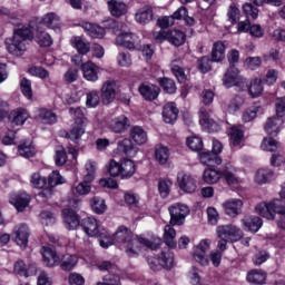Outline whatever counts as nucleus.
Returning a JSON list of instances; mask_svg holds the SVG:
<instances>
[{"instance_id": "nucleus-1", "label": "nucleus", "mask_w": 285, "mask_h": 285, "mask_svg": "<svg viewBox=\"0 0 285 285\" xmlns=\"http://www.w3.org/2000/svg\"><path fill=\"white\" fill-rule=\"evenodd\" d=\"M112 244L120 246L129 257H135L141 253L144 246L150 250H157L161 246V238L155 237L153 240H148L141 236H135L130 229L125 226L118 228V230L110 236Z\"/></svg>"}, {"instance_id": "nucleus-2", "label": "nucleus", "mask_w": 285, "mask_h": 285, "mask_svg": "<svg viewBox=\"0 0 285 285\" xmlns=\"http://www.w3.org/2000/svg\"><path fill=\"white\" fill-rule=\"evenodd\" d=\"M35 33H32V27L30 24H22L18 29H14L13 37L6 39V48L9 55L13 57H21L26 53V41H31Z\"/></svg>"}, {"instance_id": "nucleus-3", "label": "nucleus", "mask_w": 285, "mask_h": 285, "mask_svg": "<svg viewBox=\"0 0 285 285\" xmlns=\"http://www.w3.org/2000/svg\"><path fill=\"white\" fill-rule=\"evenodd\" d=\"M83 233L88 235V237H98L100 242L101 248H109V246H112V237L110 236V233L106 230L104 227H101V223L97 220L95 217H87L82 219L80 224Z\"/></svg>"}, {"instance_id": "nucleus-4", "label": "nucleus", "mask_w": 285, "mask_h": 285, "mask_svg": "<svg viewBox=\"0 0 285 285\" xmlns=\"http://www.w3.org/2000/svg\"><path fill=\"white\" fill-rule=\"evenodd\" d=\"M216 235L218 237L217 248L219 250H226L228 248V242H239L244 237L242 229L233 224L218 226L216 228Z\"/></svg>"}, {"instance_id": "nucleus-5", "label": "nucleus", "mask_w": 285, "mask_h": 285, "mask_svg": "<svg viewBox=\"0 0 285 285\" xmlns=\"http://www.w3.org/2000/svg\"><path fill=\"white\" fill-rule=\"evenodd\" d=\"M69 114L73 117L75 122L67 134L68 139L75 141V144H79L81 137L86 135V124H88V118L83 115V109L81 107H71L69 108Z\"/></svg>"}, {"instance_id": "nucleus-6", "label": "nucleus", "mask_w": 285, "mask_h": 285, "mask_svg": "<svg viewBox=\"0 0 285 285\" xmlns=\"http://www.w3.org/2000/svg\"><path fill=\"white\" fill-rule=\"evenodd\" d=\"M171 226H183L186 217L190 215V208L181 203H175L168 207Z\"/></svg>"}, {"instance_id": "nucleus-7", "label": "nucleus", "mask_w": 285, "mask_h": 285, "mask_svg": "<svg viewBox=\"0 0 285 285\" xmlns=\"http://www.w3.org/2000/svg\"><path fill=\"white\" fill-rule=\"evenodd\" d=\"M223 83L225 88L236 87L240 88V90H244V88H246V78L239 75V69L232 66L225 73Z\"/></svg>"}, {"instance_id": "nucleus-8", "label": "nucleus", "mask_w": 285, "mask_h": 285, "mask_svg": "<svg viewBox=\"0 0 285 285\" xmlns=\"http://www.w3.org/2000/svg\"><path fill=\"white\" fill-rule=\"evenodd\" d=\"M213 245V240L210 238L202 239L194 248L193 257L197 264L200 266H208L210 263L208 261V256L206 253L210 250V246Z\"/></svg>"}, {"instance_id": "nucleus-9", "label": "nucleus", "mask_w": 285, "mask_h": 285, "mask_svg": "<svg viewBox=\"0 0 285 285\" xmlns=\"http://www.w3.org/2000/svg\"><path fill=\"white\" fill-rule=\"evenodd\" d=\"M117 90H119V86L117 85L116 80L109 79L102 83L100 89V97L105 106H108L115 101L117 98Z\"/></svg>"}, {"instance_id": "nucleus-10", "label": "nucleus", "mask_w": 285, "mask_h": 285, "mask_svg": "<svg viewBox=\"0 0 285 285\" xmlns=\"http://www.w3.org/2000/svg\"><path fill=\"white\" fill-rule=\"evenodd\" d=\"M43 259V264L48 268H55V266H59L61 264V258L59 254H57V249L52 246H43L40 250Z\"/></svg>"}, {"instance_id": "nucleus-11", "label": "nucleus", "mask_w": 285, "mask_h": 285, "mask_svg": "<svg viewBox=\"0 0 285 285\" xmlns=\"http://www.w3.org/2000/svg\"><path fill=\"white\" fill-rule=\"evenodd\" d=\"M139 43H141V41L135 33L121 32L116 37V45L121 48H127L128 50H135Z\"/></svg>"}, {"instance_id": "nucleus-12", "label": "nucleus", "mask_w": 285, "mask_h": 285, "mask_svg": "<svg viewBox=\"0 0 285 285\" xmlns=\"http://www.w3.org/2000/svg\"><path fill=\"white\" fill-rule=\"evenodd\" d=\"M155 20V11L153 9V6L145 4L137 9L135 13V21L136 23H139L140 26H148L150 21Z\"/></svg>"}, {"instance_id": "nucleus-13", "label": "nucleus", "mask_w": 285, "mask_h": 285, "mask_svg": "<svg viewBox=\"0 0 285 285\" xmlns=\"http://www.w3.org/2000/svg\"><path fill=\"white\" fill-rule=\"evenodd\" d=\"M108 128L116 135H121L130 128V119L125 115L118 116L108 122Z\"/></svg>"}, {"instance_id": "nucleus-14", "label": "nucleus", "mask_w": 285, "mask_h": 285, "mask_svg": "<svg viewBox=\"0 0 285 285\" xmlns=\"http://www.w3.org/2000/svg\"><path fill=\"white\" fill-rule=\"evenodd\" d=\"M28 237H30V228L28 225L20 224L13 228V239L20 248L28 246Z\"/></svg>"}, {"instance_id": "nucleus-15", "label": "nucleus", "mask_w": 285, "mask_h": 285, "mask_svg": "<svg viewBox=\"0 0 285 285\" xmlns=\"http://www.w3.org/2000/svg\"><path fill=\"white\" fill-rule=\"evenodd\" d=\"M10 204L14 206L18 213H23L30 204V195L26 191L12 194L10 197Z\"/></svg>"}, {"instance_id": "nucleus-16", "label": "nucleus", "mask_w": 285, "mask_h": 285, "mask_svg": "<svg viewBox=\"0 0 285 285\" xmlns=\"http://www.w3.org/2000/svg\"><path fill=\"white\" fill-rule=\"evenodd\" d=\"M82 77L86 81L95 83L99 81V67L92 61H87L81 65Z\"/></svg>"}, {"instance_id": "nucleus-17", "label": "nucleus", "mask_w": 285, "mask_h": 285, "mask_svg": "<svg viewBox=\"0 0 285 285\" xmlns=\"http://www.w3.org/2000/svg\"><path fill=\"white\" fill-rule=\"evenodd\" d=\"M178 185L184 193L193 194L197 190V179L189 174L179 175Z\"/></svg>"}, {"instance_id": "nucleus-18", "label": "nucleus", "mask_w": 285, "mask_h": 285, "mask_svg": "<svg viewBox=\"0 0 285 285\" xmlns=\"http://www.w3.org/2000/svg\"><path fill=\"white\" fill-rule=\"evenodd\" d=\"M138 91L146 101H155L159 97L160 89L157 85L145 82L139 86Z\"/></svg>"}, {"instance_id": "nucleus-19", "label": "nucleus", "mask_w": 285, "mask_h": 285, "mask_svg": "<svg viewBox=\"0 0 285 285\" xmlns=\"http://www.w3.org/2000/svg\"><path fill=\"white\" fill-rule=\"evenodd\" d=\"M223 208L228 217H237V215H242L244 202L242 199H229L223 204Z\"/></svg>"}, {"instance_id": "nucleus-20", "label": "nucleus", "mask_w": 285, "mask_h": 285, "mask_svg": "<svg viewBox=\"0 0 285 285\" xmlns=\"http://www.w3.org/2000/svg\"><path fill=\"white\" fill-rule=\"evenodd\" d=\"M283 124L284 120L281 117L274 116L266 120L264 128L267 135H271V137H277L279 135V130H282Z\"/></svg>"}, {"instance_id": "nucleus-21", "label": "nucleus", "mask_w": 285, "mask_h": 285, "mask_svg": "<svg viewBox=\"0 0 285 285\" xmlns=\"http://www.w3.org/2000/svg\"><path fill=\"white\" fill-rule=\"evenodd\" d=\"M62 217L65 226L68 228V230H76L79 224H81L79 220V215H77V212L72 209H63Z\"/></svg>"}, {"instance_id": "nucleus-22", "label": "nucleus", "mask_w": 285, "mask_h": 285, "mask_svg": "<svg viewBox=\"0 0 285 285\" xmlns=\"http://www.w3.org/2000/svg\"><path fill=\"white\" fill-rule=\"evenodd\" d=\"M229 141L234 149L242 148V142L244 141V127L234 126L229 130Z\"/></svg>"}, {"instance_id": "nucleus-23", "label": "nucleus", "mask_w": 285, "mask_h": 285, "mask_svg": "<svg viewBox=\"0 0 285 285\" xmlns=\"http://www.w3.org/2000/svg\"><path fill=\"white\" fill-rule=\"evenodd\" d=\"M266 277L264 269H250L247 272L246 282L254 285H264L266 284Z\"/></svg>"}, {"instance_id": "nucleus-24", "label": "nucleus", "mask_w": 285, "mask_h": 285, "mask_svg": "<svg viewBox=\"0 0 285 285\" xmlns=\"http://www.w3.org/2000/svg\"><path fill=\"white\" fill-rule=\"evenodd\" d=\"M36 119L40 124H45L48 126H52V124H57V115L48 109H38L36 111Z\"/></svg>"}, {"instance_id": "nucleus-25", "label": "nucleus", "mask_w": 285, "mask_h": 285, "mask_svg": "<svg viewBox=\"0 0 285 285\" xmlns=\"http://www.w3.org/2000/svg\"><path fill=\"white\" fill-rule=\"evenodd\" d=\"M179 115V109L174 102H168L163 108V119L166 124H175L177 121V116Z\"/></svg>"}, {"instance_id": "nucleus-26", "label": "nucleus", "mask_w": 285, "mask_h": 285, "mask_svg": "<svg viewBox=\"0 0 285 285\" xmlns=\"http://www.w3.org/2000/svg\"><path fill=\"white\" fill-rule=\"evenodd\" d=\"M13 271L17 275H21V277H31V275H37V266H27L23 261H18L13 266Z\"/></svg>"}, {"instance_id": "nucleus-27", "label": "nucleus", "mask_w": 285, "mask_h": 285, "mask_svg": "<svg viewBox=\"0 0 285 285\" xmlns=\"http://www.w3.org/2000/svg\"><path fill=\"white\" fill-rule=\"evenodd\" d=\"M108 10L112 17H124L128 12V6L118 0H109Z\"/></svg>"}, {"instance_id": "nucleus-28", "label": "nucleus", "mask_w": 285, "mask_h": 285, "mask_svg": "<svg viewBox=\"0 0 285 285\" xmlns=\"http://www.w3.org/2000/svg\"><path fill=\"white\" fill-rule=\"evenodd\" d=\"M158 262L160 264V268L170 271V268L175 266V254L170 249H166L159 254Z\"/></svg>"}, {"instance_id": "nucleus-29", "label": "nucleus", "mask_w": 285, "mask_h": 285, "mask_svg": "<svg viewBox=\"0 0 285 285\" xmlns=\"http://www.w3.org/2000/svg\"><path fill=\"white\" fill-rule=\"evenodd\" d=\"M199 119H200L199 121L202 126H204L205 128H208V130H213V131L219 130V125L215 122L213 118H210V112L205 108H202L199 110Z\"/></svg>"}, {"instance_id": "nucleus-30", "label": "nucleus", "mask_w": 285, "mask_h": 285, "mask_svg": "<svg viewBox=\"0 0 285 285\" xmlns=\"http://www.w3.org/2000/svg\"><path fill=\"white\" fill-rule=\"evenodd\" d=\"M82 30L89 35L92 39H101L106 35V29L100 26L92 24L90 22H83L81 24Z\"/></svg>"}, {"instance_id": "nucleus-31", "label": "nucleus", "mask_w": 285, "mask_h": 285, "mask_svg": "<svg viewBox=\"0 0 285 285\" xmlns=\"http://www.w3.org/2000/svg\"><path fill=\"white\" fill-rule=\"evenodd\" d=\"M32 39H35V41L39 43L41 48H50V46L53 43L52 37L41 29L36 30V32L32 31Z\"/></svg>"}, {"instance_id": "nucleus-32", "label": "nucleus", "mask_w": 285, "mask_h": 285, "mask_svg": "<svg viewBox=\"0 0 285 285\" xmlns=\"http://www.w3.org/2000/svg\"><path fill=\"white\" fill-rule=\"evenodd\" d=\"M30 118V114L26 109H16L10 114V121L12 126H23Z\"/></svg>"}, {"instance_id": "nucleus-33", "label": "nucleus", "mask_w": 285, "mask_h": 285, "mask_svg": "<svg viewBox=\"0 0 285 285\" xmlns=\"http://www.w3.org/2000/svg\"><path fill=\"white\" fill-rule=\"evenodd\" d=\"M237 173V169L230 165L226 164L223 169V177L227 181L228 186H237L239 183V177L235 174Z\"/></svg>"}, {"instance_id": "nucleus-34", "label": "nucleus", "mask_w": 285, "mask_h": 285, "mask_svg": "<svg viewBox=\"0 0 285 285\" xmlns=\"http://www.w3.org/2000/svg\"><path fill=\"white\" fill-rule=\"evenodd\" d=\"M242 224L250 233H257L264 223L262 222V218L257 216H246L242 219Z\"/></svg>"}, {"instance_id": "nucleus-35", "label": "nucleus", "mask_w": 285, "mask_h": 285, "mask_svg": "<svg viewBox=\"0 0 285 285\" xmlns=\"http://www.w3.org/2000/svg\"><path fill=\"white\" fill-rule=\"evenodd\" d=\"M199 161L204 166H220L222 158L210 151L199 153Z\"/></svg>"}, {"instance_id": "nucleus-36", "label": "nucleus", "mask_w": 285, "mask_h": 285, "mask_svg": "<svg viewBox=\"0 0 285 285\" xmlns=\"http://www.w3.org/2000/svg\"><path fill=\"white\" fill-rule=\"evenodd\" d=\"M264 94V85H262V78H253L248 86V95L253 99H257V97H262Z\"/></svg>"}, {"instance_id": "nucleus-37", "label": "nucleus", "mask_w": 285, "mask_h": 285, "mask_svg": "<svg viewBox=\"0 0 285 285\" xmlns=\"http://www.w3.org/2000/svg\"><path fill=\"white\" fill-rule=\"evenodd\" d=\"M70 43L72 48H76L79 55H88L91 50L90 42H87L81 37H72Z\"/></svg>"}, {"instance_id": "nucleus-38", "label": "nucleus", "mask_w": 285, "mask_h": 285, "mask_svg": "<svg viewBox=\"0 0 285 285\" xmlns=\"http://www.w3.org/2000/svg\"><path fill=\"white\" fill-rule=\"evenodd\" d=\"M167 41L171 43V46H184V43H186V33L180 30H169L167 35Z\"/></svg>"}, {"instance_id": "nucleus-39", "label": "nucleus", "mask_w": 285, "mask_h": 285, "mask_svg": "<svg viewBox=\"0 0 285 285\" xmlns=\"http://www.w3.org/2000/svg\"><path fill=\"white\" fill-rule=\"evenodd\" d=\"M130 137L138 146H144V144L148 141V134L139 126H136L130 130Z\"/></svg>"}, {"instance_id": "nucleus-40", "label": "nucleus", "mask_w": 285, "mask_h": 285, "mask_svg": "<svg viewBox=\"0 0 285 285\" xmlns=\"http://www.w3.org/2000/svg\"><path fill=\"white\" fill-rule=\"evenodd\" d=\"M137 171V167L135 166V163L130 159H125L121 161V168H120V177L121 179H130L132 175Z\"/></svg>"}, {"instance_id": "nucleus-41", "label": "nucleus", "mask_w": 285, "mask_h": 285, "mask_svg": "<svg viewBox=\"0 0 285 285\" xmlns=\"http://www.w3.org/2000/svg\"><path fill=\"white\" fill-rule=\"evenodd\" d=\"M226 57V45L222 41H217L214 43L212 49V61L219 62L224 61Z\"/></svg>"}, {"instance_id": "nucleus-42", "label": "nucleus", "mask_w": 285, "mask_h": 285, "mask_svg": "<svg viewBox=\"0 0 285 285\" xmlns=\"http://www.w3.org/2000/svg\"><path fill=\"white\" fill-rule=\"evenodd\" d=\"M174 225H166L164 228V242L169 246V248H175L177 246V242L175 238L177 237V230H175Z\"/></svg>"}, {"instance_id": "nucleus-43", "label": "nucleus", "mask_w": 285, "mask_h": 285, "mask_svg": "<svg viewBox=\"0 0 285 285\" xmlns=\"http://www.w3.org/2000/svg\"><path fill=\"white\" fill-rule=\"evenodd\" d=\"M117 150L118 153L127 155V157H135V155L137 154L135 146H132V141L128 138H125L124 140H120L118 142Z\"/></svg>"}, {"instance_id": "nucleus-44", "label": "nucleus", "mask_w": 285, "mask_h": 285, "mask_svg": "<svg viewBox=\"0 0 285 285\" xmlns=\"http://www.w3.org/2000/svg\"><path fill=\"white\" fill-rule=\"evenodd\" d=\"M42 23L47 26V28H51V30H57L61 28V18H59L57 13L50 12L43 16Z\"/></svg>"}, {"instance_id": "nucleus-45", "label": "nucleus", "mask_w": 285, "mask_h": 285, "mask_svg": "<svg viewBox=\"0 0 285 285\" xmlns=\"http://www.w3.org/2000/svg\"><path fill=\"white\" fill-rule=\"evenodd\" d=\"M255 210L261 217H264L265 219L273 220L274 214H273V202L272 203H261L255 207Z\"/></svg>"}, {"instance_id": "nucleus-46", "label": "nucleus", "mask_w": 285, "mask_h": 285, "mask_svg": "<svg viewBox=\"0 0 285 285\" xmlns=\"http://www.w3.org/2000/svg\"><path fill=\"white\" fill-rule=\"evenodd\" d=\"M223 177V171H219L214 168H207L204 170L203 179L205 184H217Z\"/></svg>"}, {"instance_id": "nucleus-47", "label": "nucleus", "mask_w": 285, "mask_h": 285, "mask_svg": "<svg viewBox=\"0 0 285 285\" xmlns=\"http://www.w3.org/2000/svg\"><path fill=\"white\" fill-rule=\"evenodd\" d=\"M245 101H246V98H244V96L242 95L234 96L227 105L228 112H230L232 115H235V112H238V110L242 109V106H244Z\"/></svg>"}, {"instance_id": "nucleus-48", "label": "nucleus", "mask_w": 285, "mask_h": 285, "mask_svg": "<svg viewBox=\"0 0 285 285\" xmlns=\"http://www.w3.org/2000/svg\"><path fill=\"white\" fill-rule=\"evenodd\" d=\"M170 158V151L168 150V147H164L161 145L156 146L155 150V159L164 166V164H168V159Z\"/></svg>"}, {"instance_id": "nucleus-49", "label": "nucleus", "mask_w": 285, "mask_h": 285, "mask_svg": "<svg viewBox=\"0 0 285 285\" xmlns=\"http://www.w3.org/2000/svg\"><path fill=\"white\" fill-rule=\"evenodd\" d=\"M275 173H273L268 168H261L256 171L255 181L256 184H268V181L274 177Z\"/></svg>"}, {"instance_id": "nucleus-50", "label": "nucleus", "mask_w": 285, "mask_h": 285, "mask_svg": "<svg viewBox=\"0 0 285 285\" xmlns=\"http://www.w3.org/2000/svg\"><path fill=\"white\" fill-rule=\"evenodd\" d=\"M90 184H92V181H87V179L83 178L82 183H79L78 185L71 188V193L76 196L88 195L90 190H92V187L90 186Z\"/></svg>"}, {"instance_id": "nucleus-51", "label": "nucleus", "mask_w": 285, "mask_h": 285, "mask_svg": "<svg viewBox=\"0 0 285 285\" xmlns=\"http://www.w3.org/2000/svg\"><path fill=\"white\" fill-rule=\"evenodd\" d=\"M91 208L96 215H104L106 210H108V205H106V200L99 196H95L91 199Z\"/></svg>"}, {"instance_id": "nucleus-52", "label": "nucleus", "mask_w": 285, "mask_h": 285, "mask_svg": "<svg viewBox=\"0 0 285 285\" xmlns=\"http://www.w3.org/2000/svg\"><path fill=\"white\" fill-rule=\"evenodd\" d=\"M79 259L75 255L67 254L60 261V268L62 271H72L77 266Z\"/></svg>"}, {"instance_id": "nucleus-53", "label": "nucleus", "mask_w": 285, "mask_h": 285, "mask_svg": "<svg viewBox=\"0 0 285 285\" xmlns=\"http://www.w3.org/2000/svg\"><path fill=\"white\" fill-rule=\"evenodd\" d=\"M18 151L19 155H21V157H35V145H32V141L30 140H26L24 142L20 144L18 147Z\"/></svg>"}, {"instance_id": "nucleus-54", "label": "nucleus", "mask_w": 285, "mask_h": 285, "mask_svg": "<svg viewBox=\"0 0 285 285\" xmlns=\"http://www.w3.org/2000/svg\"><path fill=\"white\" fill-rule=\"evenodd\" d=\"M257 112H262L261 106H252L243 111L242 119L245 124L253 121L257 117Z\"/></svg>"}, {"instance_id": "nucleus-55", "label": "nucleus", "mask_w": 285, "mask_h": 285, "mask_svg": "<svg viewBox=\"0 0 285 285\" xmlns=\"http://www.w3.org/2000/svg\"><path fill=\"white\" fill-rule=\"evenodd\" d=\"M99 271H107L109 275H118L120 277L121 271H119V267L115 265V263L109 261H104L97 265Z\"/></svg>"}, {"instance_id": "nucleus-56", "label": "nucleus", "mask_w": 285, "mask_h": 285, "mask_svg": "<svg viewBox=\"0 0 285 285\" xmlns=\"http://www.w3.org/2000/svg\"><path fill=\"white\" fill-rule=\"evenodd\" d=\"M85 170L87 174L83 178L87 181H95V174L97 173V161L92 159L87 160L85 164Z\"/></svg>"}, {"instance_id": "nucleus-57", "label": "nucleus", "mask_w": 285, "mask_h": 285, "mask_svg": "<svg viewBox=\"0 0 285 285\" xmlns=\"http://www.w3.org/2000/svg\"><path fill=\"white\" fill-rule=\"evenodd\" d=\"M101 101V97H99V91L91 90L87 92L86 97V106L87 108H97Z\"/></svg>"}, {"instance_id": "nucleus-58", "label": "nucleus", "mask_w": 285, "mask_h": 285, "mask_svg": "<svg viewBox=\"0 0 285 285\" xmlns=\"http://www.w3.org/2000/svg\"><path fill=\"white\" fill-rule=\"evenodd\" d=\"M187 146L194 153H199L204 148V140L197 136H191L187 138Z\"/></svg>"}, {"instance_id": "nucleus-59", "label": "nucleus", "mask_w": 285, "mask_h": 285, "mask_svg": "<svg viewBox=\"0 0 285 285\" xmlns=\"http://www.w3.org/2000/svg\"><path fill=\"white\" fill-rule=\"evenodd\" d=\"M261 148L262 150H266L267 153H275V150L279 148V142L275 140L273 137H268L263 139Z\"/></svg>"}, {"instance_id": "nucleus-60", "label": "nucleus", "mask_w": 285, "mask_h": 285, "mask_svg": "<svg viewBox=\"0 0 285 285\" xmlns=\"http://www.w3.org/2000/svg\"><path fill=\"white\" fill-rule=\"evenodd\" d=\"M277 79H279V71H277V69H268L263 77V81L266 86H275V83H277Z\"/></svg>"}, {"instance_id": "nucleus-61", "label": "nucleus", "mask_w": 285, "mask_h": 285, "mask_svg": "<svg viewBox=\"0 0 285 285\" xmlns=\"http://www.w3.org/2000/svg\"><path fill=\"white\" fill-rule=\"evenodd\" d=\"M170 188H173V181L170 179H161L158 183V190L160 196L166 199L170 195Z\"/></svg>"}, {"instance_id": "nucleus-62", "label": "nucleus", "mask_w": 285, "mask_h": 285, "mask_svg": "<svg viewBox=\"0 0 285 285\" xmlns=\"http://www.w3.org/2000/svg\"><path fill=\"white\" fill-rule=\"evenodd\" d=\"M30 183L33 188H46V186H48V179L42 177L39 173L31 175Z\"/></svg>"}, {"instance_id": "nucleus-63", "label": "nucleus", "mask_w": 285, "mask_h": 285, "mask_svg": "<svg viewBox=\"0 0 285 285\" xmlns=\"http://www.w3.org/2000/svg\"><path fill=\"white\" fill-rule=\"evenodd\" d=\"M61 184H66V179L62 178L59 171H52L48 177L47 186L55 188L56 186H59Z\"/></svg>"}, {"instance_id": "nucleus-64", "label": "nucleus", "mask_w": 285, "mask_h": 285, "mask_svg": "<svg viewBox=\"0 0 285 285\" xmlns=\"http://www.w3.org/2000/svg\"><path fill=\"white\" fill-rule=\"evenodd\" d=\"M105 283H97V285H121V276L119 274H108L104 277Z\"/></svg>"}]
</instances>
